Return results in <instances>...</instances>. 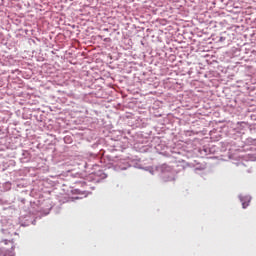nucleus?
<instances>
[{
	"label": "nucleus",
	"mask_w": 256,
	"mask_h": 256,
	"mask_svg": "<svg viewBox=\"0 0 256 256\" xmlns=\"http://www.w3.org/2000/svg\"><path fill=\"white\" fill-rule=\"evenodd\" d=\"M242 207L243 209H247V207H249V202H243Z\"/></svg>",
	"instance_id": "nucleus-1"
}]
</instances>
